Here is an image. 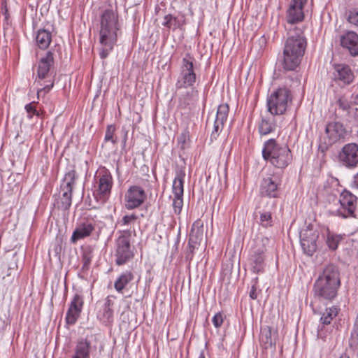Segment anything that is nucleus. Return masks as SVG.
<instances>
[{
  "label": "nucleus",
  "mask_w": 358,
  "mask_h": 358,
  "mask_svg": "<svg viewBox=\"0 0 358 358\" xmlns=\"http://www.w3.org/2000/svg\"><path fill=\"white\" fill-rule=\"evenodd\" d=\"M306 45L303 29L298 27L289 28L283 49L282 66L285 70L294 71L299 66Z\"/></svg>",
  "instance_id": "obj_1"
},
{
  "label": "nucleus",
  "mask_w": 358,
  "mask_h": 358,
  "mask_svg": "<svg viewBox=\"0 0 358 358\" xmlns=\"http://www.w3.org/2000/svg\"><path fill=\"white\" fill-rule=\"evenodd\" d=\"M120 29L117 13L110 9L105 10L101 16L100 22L101 58H106L113 49L117 40Z\"/></svg>",
  "instance_id": "obj_2"
},
{
  "label": "nucleus",
  "mask_w": 358,
  "mask_h": 358,
  "mask_svg": "<svg viewBox=\"0 0 358 358\" xmlns=\"http://www.w3.org/2000/svg\"><path fill=\"white\" fill-rule=\"evenodd\" d=\"M340 285L338 268L333 264L327 265L314 283V296L319 300L331 301L337 296Z\"/></svg>",
  "instance_id": "obj_3"
},
{
  "label": "nucleus",
  "mask_w": 358,
  "mask_h": 358,
  "mask_svg": "<svg viewBox=\"0 0 358 358\" xmlns=\"http://www.w3.org/2000/svg\"><path fill=\"white\" fill-rule=\"evenodd\" d=\"M262 157L266 162L276 169L283 170L292 162V155L285 144H279L275 139L265 141L262 148Z\"/></svg>",
  "instance_id": "obj_4"
},
{
  "label": "nucleus",
  "mask_w": 358,
  "mask_h": 358,
  "mask_svg": "<svg viewBox=\"0 0 358 358\" xmlns=\"http://www.w3.org/2000/svg\"><path fill=\"white\" fill-rule=\"evenodd\" d=\"M94 181L93 194L95 199L101 203H106L113 186V178L110 171L104 166L99 167L95 173Z\"/></svg>",
  "instance_id": "obj_5"
},
{
  "label": "nucleus",
  "mask_w": 358,
  "mask_h": 358,
  "mask_svg": "<svg viewBox=\"0 0 358 358\" xmlns=\"http://www.w3.org/2000/svg\"><path fill=\"white\" fill-rule=\"evenodd\" d=\"M292 95L287 87H280L272 92L267 98L268 111L272 115H283L289 103H292Z\"/></svg>",
  "instance_id": "obj_6"
},
{
  "label": "nucleus",
  "mask_w": 358,
  "mask_h": 358,
  "mask_svg": "<svg viewBox=\"0 0 358 358\" xmlns=\"http://www.w3.org/2000/svg\"><path fill=\"white\" fill-rule=\"evenodd\" d=\"M357 206V198L350 192L344 190L333 204L331 210L332 213L343 218L355 217V212Z\"/></svg>",
  "instance_id": "obj_7"
},
{
  "label": "nucleus",
  "mask_w": 358,
  "mask_h": 358,
  "mask_svg": "<svg viewBox=\"0 0 358 358\" xmlns=\"http://www.w3.org/2000/svg\"><path fill=\"white\" fill-rule=\"evenodd\" d=\"M118 234L119 236L115 242V264L122 266L133 259L134 253L131 248L130 243L131 231L122 230L120 231Z\"/></svg>",
  "instance_id": "obj_8"
},
{
  "label": "nucleus",
  "mask_w": 358,
  "mask_h": 358,
  "mask_svg": "<svg viewBox=\"0 0 358 358\" xmlns=\"http://www.w3.org/2000/svg\"><path fill=\"white\" fill-rule=\"evenodd\" d=\"M193 62L194 58L189 55L182 59L180 76L176 84L177 89L192 87L196 83Z\"/></svg>",
  "instance_id": "obj_9"
},
{
  "label": "nucleus",
  "mask_w": 358,
  "mask_h": 358,
  "mask_svg": "<svg viewBox=\"0 0 358 358\" xmlns=\"http://www.w3.org/2000/svg\"><path fill=\"white\" fill-rule=\"evenodd\" d=\"M320 230L308 224L300 232V243L305 254L312 256L317 250V241L320 236Z\"/></svg>",
  "instance_id": "obj_10"
},
{
  "label": "nucleus",
  "mask_w": 358,
  "mask_h": 358,
  "mask_svg": "<svg viewBox=\"0 0 358 358\" xmlns=\"http://www.w3.org/2000/svg\"><path fill=\"white\" fill-rule=\"evenodd\" d=\"M185 177V171L183 169L178 170L172 184V193L173 194L172 206L176 215L181 213L183 206Z\"/></svg>",
  "instance_id": "obj_11"
},
{
  "label": "nucleus",
  "mask_w": 358,
  "mask_h": 358,
  "mask_svg": "<svg viewBox=\"0 0 358 358\" xmlns=\"http://www.w3.org/2000/svg\"><path fill=\"white\" fill-rule=\"evenodd\" d=\"M347 136L348 131L341 122H331L326 125L324 140L327 145L343 141Z\"/></svg>",
  "instance_id": "obj_12"
},
{
  "label": "nucleus",
  "mask_w": 358,
  "mask_h": 358,
  "mask_svg": "<svg viewBox=\"0 0 358 358\" xmlns=\"http://www.w3.org/2000/svg\"><path fill=\"white\" fill-rule=\"evenodd\" d=\"M338 160L345 167L355 168L358 166V145L355 143L345 144L338 153Z\"/></svg>",
  "instance_id": "obj_13"
},
{
  "label": "nucleus",
  "mask_w": 358,
  "mask_h": 358,
  "mask_svg": "<svg viewBox=\"0 0 358 358\" xmlns=\"http://www.w3.org/2000/svg\"><path fill=\"white\" fill-rule=\"evenodd\" d=\"M146 198V193L141 187L131 186L125 194V208L128 210L136 208L144 203Z\"/></svg>",
  "instance_id": "obj_14"
},
{
  "label": "nucleus",
  "mask_w": 358,
  "mask_h": 358,
  "mask_svg": "<svg viewBox=\"0 0 358 358\" xmlns=\"http://www.w3.org/2000/svg\"><path fill=\"white\" fill-rule=\"evenodd\" d=\"M307 1L308 0H291L285 15L288 24L292 26L303 20V8Z\"/></svg>",
  "instance_id": "obj_15"
},
{
  "label": "nucleus",
  "mask_w": 358,
  "mask_h": 358,
  "mask_svg": "<svg viewBox=\"0 0 358 358\" xmlns=\"http://www.w3.org/2000/svg\"><path fill=\"white\" fill-rule=\"evenodd\" d=\"M338 109L343 112L345 120L358 126V108L355 107L350 100L344 96L338 98L336 101Z\"/></svg>",
  "instance_id": "obj_16"
},
{
  "label": "nucleus",
  "mask_w": 358,
  "mask_h": 358,
  "mask_svg": "<svg viewBox=\"0 0 358 358\" xmlns=\"http://www.w3.org/2000/svg\"><path fill=\"white\" fill-rule=\"evenodd\" d=\"M281 185V176L279 174H273L264 178L261 183V193L271 198L278 197L279 189Z\"/></svg>",
  "instance_id": "obj_17"
},
{
  "label": "nucleus",
  "mask_w": 358,
  "mask_h": 358,
  "mask_svg": "<svg viewBox=\"0 0 358 358\" xmlns=\"http://www.w3.org/2000/svg\"><path fill=\"white\" fill-rule=\"evenodd\" d=\"M84 306L83 296L79 294H76L68 308L66 314V322L68 324H74L80 317Z\"/></svg>",
  "instance_id": "obj_18"
},
{
  "label": "nucleus",
  "mask_w": 358,
  "mask_h": 358,
  "mask_svg": "<svg viewBox=\"0 0 358 358\" xmlns=\"http://www.w3.org/2000/svg\"><path fill=\"white\" fill-rule=\"evenodd\" d=\"M229 112V107L227 103L220 104L217 109L216 117L214 121L213 129L211 132V139H216L220 132L223 129Z\"/></svg>",
  "instance_id": "obj_19"
},
{
  "label": "nucleus",
  "mask_w": 358,
  "mask_h": 358,
  "mask_svg": "<svg viewBox=\"0 0 358 358\" xmlns=\"http://www.w3.org/2000/svg\"><path fill=\"white\" fill-rule=\"evenodd\" d=\"M266 249L264 243H258L252 248L250 261L254 272H262L264 266V253Z\"/></svg>",
  "instance_id": "obj_20"
},
{
  "label": "nucleus",
  "mask_w": 358,
  "mask_h": 358,
  "mask_svg": "<svg viewBox=\"0 0 358 358\" xmlns=\"http://www.w3.org/2000/svg\"><path fill=\"white\" fill-rule=\"evenodd\" d=\"M96 222L93 220H87L81 222L76 227L71 238L72 243H75L77 241L83 239L90 236L94 231Z\"/></svg>",
  "instance_id": "obj_21"
},
{
  "label": "nucleus",
  "mask_w": 358,
  "mask_h": 358,
  "mask_svg": "<svg viewBox=\"0 0 358 358\" xmlns=\"http://www.w3.org/2000/svg\"><path fill=\"white\" fill-rule=\"evenodd\" d=\"M334 79L339 84L349 85L352 83L355 76L349 66L344 64H335Z\"/></svg>",
  "instance_id": "obj_22"
},
{
  "label": "nucleus",
  "mask_w": 358,
  "mask_h": 358,
  "mask_svg": "<svg viewBox=\"0 0 358 358\" xmlns=\"http://www.w3.org/2000/svg\"><path fill=\"white\" fill-rule=\"evenodd\" d=\"M340 41L341 46L347 49L352 56L358 55V34L356 32H346L341 36Z\"/></svg>",
  "instance_id": "obj_23"
},
{
  "label": "nucleus",
  "mask_w": 358,
  "mask_h": 358,
  "mask_svg": "<svg viewBox=\"0 0 358 358\" xmlns=\"http://www.w3.org/2000/svg\"><path fill=\"white\" fill-rule=\"evenodd\" d=\"M339 310L340 309L338 306H332L327 308L322 313L320 322L322 327H320V325L317 330V336L319 338L324 340L325 336L323 335L322 328L324 325H329L331 324V321L338 315Z\"/></svg>",
  "instance_id": "obj_24"
},
{
  "label": "nucleus",
  "mask_w": 358,
  "mask_h": 358,
  "mask_svg": "<svg viewBox=\"0 0 358 358\" xmlns=\"http://www.w3.org/2000/svg\"><path fill=\"white\" fill-rule=\"evenodd\" d=\"M91 350V342L87 338H79L76 343L71 358H90Z\"/></svg>",
  "instance_id": "obj_25"
},
{
  "label": "nucleus",
  "mask_w": 358,
  "mask_h": 358,
  "mask_svg": "<svg viewBox=\"0 0 358 358\" xmlns=\"http://www.w3.org/2000/svg\"><path fill=\"white\" fill-rule=\"evenodd\" d=\"M203 236V222L200 220H196L192 227L189 234V245L193 250L200 244Z\"/></svg>",
  "instance_id": "obj_26"
},
{
  "label": "nucleus",
  "mask_w": 358,
  "mask_h": 358,
  "mask_svg": "<svg viewBox=\"0 0 358 358\" xmlns=\"http://www.w3.org/2000/svg\"><path fill=\"white\" fill-rule=\"evenodd\" d=\"M275 116L271 114L262 116L258 124L259 132L261 135H268L275 130L276 121Z\"/></svg>",
  "instance_id": "obj_27"
},
{
  "label": "nucleus",
  "mask_w": 358,
  "mask_h": 358,
  "mask_svg": "<svg viewBox=\"0 0 358 358\" xmlns=\"http://www.w3.org/2000/svg\"><path fill=\"white\" fill-rule=\"evenodd\" d=\"M276 337V330H273L271 327L267 326L261 329L259 340L264 345V348L267 349L270 347L275 346Z\"/></svg>",
  "instance_id": "obj_28"
},
{
  "label": "nucleus",
  "mask_w": 358,
  "mask_h": 358,
  "mask_svg": "<svg viewBox=\"0 0 358 358\" xmlns=\"http://www.w3.org/2000/svg\"><path fill=\"white\" fill-rule=\"evenodd\" d=\"M54 62L53 54L48 51L45 55L41 57L38 62V76L40 78H45Z\"/></svg>",
  "instance_id": "obj_29"
},
{
  "label": "nucleus",
  "mask_w": 358,
  "mask_h": 358,
  "mask_svg": "<svg viewBox=\"0 0 358 358\" xmlns=\"http://www.w3.org/2000/svg\"><path fill=\"white\" fill-rule=\"evenodd\" d=\"M185 24V17L183 15L174 16L169 14L164 16L162 25L165 27L176 30L177 29H182Z\"/></svg>",
  "instance_id": "obj_30"
},
{
  "label": "nucleus",
  "mask_w": 358,
  "mask_h": 358,
  "mask_svg": "<svg viewBox=\"0 0 358 358\" xmlns=\"http://www.w3.org/2000/svg\"><path fill=\"white\" fill-rule=\"evenodd\" d=\"M134 275L130 271L122 272L115 281L114 287L118 293H123V290L134 280Z\"/></svg>",
  "instance_id": "obj_31"
},
{
  "label": "nucleus",
  "mask_w": 358,
  "mask_h": 358,
  "mask_svg": "<svg viewBox=\"0 0 358 358\" xmlns=\"http://www.w3.org/2000/svg\"><path fill=\"white\" fill-rule=\"evenodd\" d=\"M78 178L76 169L72 168L64 174L60 188H65L66 190H68V189L73 190Z\"/></svg>",
  "instance_id": "obj_32"
},
{
  "label": "nucleus",
  "mask_w": 358,
  "mask_h": 358,
  "mask_svg": "<svg viewBox=\"0 0 358 358\" xmlns=\"http://www.w3.org/2000/svg\"><path fill=\"white\" fill-rule=\"evenodd\" d=\"M52 41V34L45 29H40L36 36V42L41 49H46Z\"/></svg>",
  "instance_id": "obj_33"
},
{
  "label": "nucleus",
  "mask_w": 358,
  "mask_h": 358,
  "mask_svg": "<svg viewBox=\"0 0 358 358\" xmlns=\"http://www.w3.org/2000/svg\"><path fill=\"white\" fill-rule=\"evenodd\" d=\"M322 230L323 232H326V243L329 248L332 250H336L342 238L341 236L340 235H336L331 233L327 227H323Z\"/></svg>",
  "instance_id": "obj_34"
},
{
  "label": "nucleus",
  "mask_w": 358,
  "mask_h": 358,
  "mask_svg": "<svg viewBox=\"0 0 358 358\" xmlns=\"http://www.w3.org/2000/svg\"><path fill=\"white\" fill-rule=\"evenodd\" d=\"M196 94L197 91L194 89L182 94L179 98L178 107L182 109H186L193 102L194 96Z\"/></svg>",
  "instance_id": "obj_35"
},
{
  "label": "nucleus",
  "mask_w": 358,
  "mask_h": 358,
  "mask_svg": "<svg viewBox=\"0 0 358 358\" xmlns=\"http://www.w3.org/2000/svg\"><path fill=\"white\" fill-rule=\"evenodd\" d=\"M62 192L61 198L62 208L65 210L69 208L72 202V192L73 190L68 189L66 190L65 188H60Z\"/></svg>",
  "instance_id": "obj_36"
},
{
  "label": "nucleus",
  "mask_w": 358,
  "mask_h": 358,
  "mask_svg": "<svg viewBox=\"0 0 358 358\" xmlns=\"http://www.w3.org/2000/svg\"><path fill=\"white\" fill-rule=\"evenodd\" d=\"M113 317V310L112 308L103 307L102 313L99 315V319L103 323H109L112 321Z\"/></svg>",
  "instance_id": "obj_37"
},
{
  "label": "nucleus",
  "mask_w": 358,
  "mask_h": 358,
  "mask_svg": "<svg viewBox=\"0 0 358 358\" xmlns=\"http://www.w3.org/2000/svg\"><path fill=\"white\" fill-rule=\"evenodd\" d=\"M259 220L261 225L265 228L272 225L273 219L270 212H262L260 214Z\"/></svg>",
  "instance_id": "obj_38"
},
{
  "label": "nucleus",
  "mask_w": 358,
  "mask_h": 358,
  "mask_svg": "<svg viewBox=\"0 0 358 358\" xmlns=\"http://www.w3.org/2000/svg\"><path fill=\"white\" fill-rule=\"evenodd\" d=\"M350 345L352 348L358 349V324H354L350 338Z\"/></svg>",
  "instance_id": "obj_39"
},
{
  "label": "nucleus",
  "mask_w": 358,
  "mask_h": 358,
  "mask_svg": "<svg viewBox=\"0 0 358 358\" xmlns=\"http://www.w3.org/2000/svg\"><path fill=\"white\" fill-rule=\"evenodd\" d=\"M115 131V127L113 124L108 125L106 131L105 141H111L113 144H115L117 141L113 138Z\"/></svg>",
  "instance_id": "obj_40"
},
{
  "label": "nucleus",
  "mask_w": 358,
  "mask_h": 358,
  "mask_svg": "<svg viewBox=\"0 0 358 358\" xmlns=\"http://www.w3.org/2000/svg\"><path fill=\"white\" fill-rule=\"evenodd\" d=\"M257 278H256L252 280V285L249 292V296L252 300L257 299L259 292H261L259 289L258 290L257 288Z\"/></svg>",
  "instance_id": "obj_41"
},
{
  "label": "nucleus",
  "mask_w": 358,
  "mask_h": 358,
  "mask_svg": "<svg viewBox=\"0 0 358 358\" xmlns=\"http://www.w3.org/2000/svg\"><path fill=\"white\" fill-rule=\"evenodd\" d=\"M348 21L357 27H358V9H352L350 10L348 16Z\"/></svg>",
  "instance_id": "obj_42"
},
{
  "label": "nucleus",
  "mask_w": 358,
  "mask_h": 358,
  "mask_svg": "<svg viewBox=\"0 0 358 358\" xmlns=\"http://www.w3.org/2000/svg\"><path fill=\"white\" fill-rule=\"evenodd\" d=\"M137 218L138 217L136 214L126 215L122 217L120 224L122 226L129 225L134 223Z\"/></svg>",
  "instance_id": "obj_43"
},
{
  "label": "nucleus",
  "mask_w": 358,
  "mask_h": 358,
  "mask_svg": "<svg viewBox=\"0 0 358 358\" xmlns=\"http://www.w3.org/2000/svg\"><path fill=\"white\" fill-rule=\"evenodd\" d=\"M224 322V316L221 313H217L212 318V322L217 329L220 328Z\"/></svg>",
  "instance_id": "obj_44"
},
{
  "label": "nucleus",
  "mask_w": 358,
  "mask_h": 358,
  "mask_svg": "<svg viewBox=\"0 0 358 358\" xmlns=\"http://www.w3.org/2000/svg\"><path fill=\"white\" fill-rule=\"evenodd\" d=\"M24 108L28 114L27 115H28L29 118H31L32 117V115L36 114V113L34 103H30L29 104H27Z\"/></svg>",
  "instance_id": "obj_45"
},
{
  "label": "nucleus",
  "mask_w": 358,
  "mask_h": 358,
  "mask_svg": "<svg viewBox=\"0 0 358 358\" xmlns=\"http://www.w3.org/2000/svg\"><path fill=\"white\" fill-rule=\"evenodd\" d=\"M113 306V301L110 299V296H108L106 299L103 307L112 308Z\"/></svg>",
  "instance_id": "obj_46"
},
{
  "label": "nucleus",
  "mask_w": 358,
  "mask_h": 358,
  "mask_svg": "<svg viewBox=\"0 0 358 358\" xmlns=\"http://www.w3.org/2000/svg\"><path fill=\"white\" fill-rule=\"evenodd\" d=\"M52 87H53V83L52 82L49 85L44 86L43 88V90L45 92H48L52 88Z\"/></svg>",
  "instance_id": "obj_47"
},
{
  "label": "nucleus",
  "mask_w": 358,
  "mask_h": 358,
  "mask_svg": "<svg viewBox=\"0 0 358 358\" xmlns=\"http://www.w3.org/2000/svg\"><path fill=\"white\" fill-rule=\"evenodd\" d=\"M354 183L358 188V173L354 176Z\"/></svg>",
  "instance_id": "obj_48"
},
{
  "label": "nucleus",
  "mask_w": 358,
  "mask_h": 358,
  "mask_svg": "<svg viewBox=\"0 0 358 358\" xmlns=\"http://www.w3.org/2000/svg\"><path fill=\"white\" fill-rule=\"evenodd\" d=\"M339 358H350V357L346 354H343Z\"/></svg>",
  "instance_id": "obj_49"
},
{
  "label": "nucleus",
  "mask_w": 358,
  "mask_h": 358,
  "mask_svg": "<svg viewBox=\"0 0 358 358\" xmlns=\"http://www.w3.org/2000/svg\"><path fill=\"white\" fill-rule=\"evenodd\" d=\"M198 358H205L203 353L201 352Z\"/></svg>",
  "instance_id": "obj_50"
},
{
  "label": "nucleus",
  "mask_w": 358,
  "mask_h": 358,
  "mask_svg": "<svg viewBox=\"0 0 358 358\" xmlns=\"http://www.w3.org/2000/svg\"><path fill=\"white\" fill-rule=\"evenodd\" d=\"M7 10L5 8L4 14H6Z\"/></svg>",
  "instance_id": "obj_51"
},
{
  "label": "nucleus",
  "mask_w": 358,
  "mask_h": 358,
  "mask_svg": "<svg viewBox=\"0 0 358 358\" xmlns=\"http://www.w3.org/2000/svg\"><path fill=\"white\" fill-rule=\"evenodd\" d=\"M358 127V126H357ZM357 136H358V130H357Z\"/></svg>",
  "instance_id": "obj_52"
}]
</instances>
